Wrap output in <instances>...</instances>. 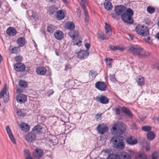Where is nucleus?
<instances>
[{
	"label": "nucleus",
	"instance_id": "1",
	"mask_svg": "<svg viewBox=\"0 0 159 159\" xmlns=\"http://www.w3.org/2000/svg\"><path fill=\"white\" fill-rule=\"evenodd\" d=\"M130 53L138 57L142 58L149 56V53L146 52L140 46L134 45L130 46L129 50Z\"/></svg>",
	"mask_w": 159,
	"mask_h": 159
},
{
	"label": "nucleus",
	"instance_id": "2",
	"mask_svg": "<svg viewBox=\"0 0 159 159\" xmlns=\"http://www.w3.org/2000/svg\"><path fill=\"white\" fill-rule=\"evenodd\" d=\"M123 137L120 135L112 137L110 140L111 146L116 148L123 149L125 147V142L123 140Z\"/></svg>",
	"mask_w": 159,
	"mask_h": 159
},
{
	"label": "nucleus",
	"instance_id": "3",
	"mask_svg": "<svg viewBox=\"0 0 159 159\" xmlns=\"http://www.w3.org/2000/svg\"><path fill=\"white\" fill-rule=\"evenodd\" d=\"M125 125L121 123H118L114 124L111 130V133L114 135H120L122 134L125 131Z\"/></svg>",
	"mask_w": 159,
	"mask_h": 159
},
{
	"label": "nucleus",
	"instance_id": "4",
	"mask_svg": "<svg viewBox=\"0 0 159 159\" xmlns=\"http://www.w3.org/2000/svg\"><path fill=\"white\" fill-rule=\"evenodd\" d=\"M133 14V10L129 8L126 10V11L121 15V19L125 23L132 24L133 22V20L132 18Z\"/></svg>",
	"mask_w": 159,
	"mask_h": 159
},
{
	"label": "nucleus",
	"instance_id": "5",
	"mask_svg": "<svg viewBox=\"0 0 159 159\" xmlns=\"http://www.w3.org/2000/svg\"><path fill=\"white\" fill-rule=\"evenodd\" d=\"M125 7L123 5H118L115 7L114 9L115 13L111 14L112 17L115 19L119 20L120 16L126 11Z\"/></svg>",
	"mask_w": 159,
	"mask_h": 159
},
{
	"label": "nucleus",
	"instance_id": "6",
	"mask_svg": "<svg viewBox=\"0 0 159 159\" xmlns=\"http://www.w3.org/2000/svg\"><path fill=\"white\" fill-rule=\"evenodd\" d=\"M135 31L138 34L143 36H146L149 34L148 27L146 26L140 25L136 27Z\"/></svg>",
	"mask_w": 159,
	"mask_h": 159
},
{
	"label": "nucleus",
	"instance_id": "7",
	"mask_svg": "<svg viewBox=\"0 0 159 159\" xmlns=\"http://www.w3.org/2000/svg\"><path fill=\"white\" fill-rule=\"evenodd\" d=\"M7 90L8 89L7 87V85L6 84L0 92V98L4 96L3 101L5 103L7 102L9 100V93L8 92L7 93Z\"/></svg>",
	"mask_w": 159,
	"mask_h": 159
},
{
	"label": "nucleus",
	"instance_id": "8",
	"mask_svg": "<svg viewBox=\"0 0 159 159\" xmlns=\"http://www.w3.org/2000/svg\"><path fill=\"white\" fill-rule=\"evenodd\" d=\"M36 134L31 131L24 136V138L28 143H33L36 139Z\"/></svg>",
	"mask_w": 159,
	"mask_h": 159
},
{
	"label": "nucleus",
	"instance_id": "9",
	"mask_svg": "<svg viewBox=\"0 0 159 159\" xmlns=\"http://www.w3.org/2000/svg\"><path fill=\"white\" fill-rule=\"evenodd\" d=\"M33 155L35 158L40 159L44 155L43 151L40 148H36L34 150Z\"/></svg>",
	"mask_w": 159,
	"mask_h": 159
},
{
	"label": "nucleus",
	"instance_id": "10",
	"mask_svg": "<svg viewBox=\"0 0 159 159\" xmlns=\"http://www.w3.org/2000/svg\"><path fill=\"white\" fill-rule=\"evenodd\" d=\"M95 87L97 89L102 91H105L107 89V85L103 82H97L95 84Z\"/></svg>",
	"mask_w": 159,
	"mask_h": 159
},
{
	"label": "nucleus",
	"instance_id": "11",
	"mask_svg": "<svg viewBox=\"0 0 159 159\" xmlns=\"http://www.w3.org/2000/svg\"><path fill=\"white\" fill-rule=\"evenodd\" d=\"M89 55V53L87 50H82L78 53L77 57L82 60L86 58Z\"/></svg>",
	"mask_w": 159,
	"mask_h": 159
},
{
	"label": "nucleus",
	"instance_id": "12",
	"mask_svg": "<svg viewBox=\"0 0 159 159\" xmlns=\"http://www.w3.org/2000/svg\"><path fill=\"white\" fill-rule=\"evenodd\" d=\"M126 141L128 144L131 145L136 144L138 143L137 139L134 137L131 136L127 137Z\"/></svg>",
	"mask_w": 159,
	"mask_h": 159
},
{
	"label": "nucleus",
	"instance_id": "13",
	"mask_svg": "<svg viewBox=\"0 0 159 159\" xmlns=\"http://www.w3.org/2000/svg\"><path fill=\"white\" fill-rule=\"evenodd\" d=\"M97 129L98 133L103 134L107 131V128L106 125L101 124L98 125Z\"/></svg>",
	"mask_w": 159,
	"mask_h": 159
},
{
	"label": "nucleus",
	"instance_id": "14",
	"mask_svg": "<svg viewBox=\"0 0 159 159\" xmlns=\"http://www.w3.org/2000/svg\"><path fill=\"white\" fill-rule=\"evenodd\" d=\"M21 130L25 132H27L30 130V125L27 123L22 122L19 124Z\"/></svg>",
	"mask_w": 159,
	"mask_h": 159
},
{
	"label": "nucleus",
	"instance_id": "15",
	"mask_svg": "<svg viewBox=\"0 0 159 159\" xmlns=\"http://www.w3.org/2000/svg\"><path fill=\"white\" fill-rule=\"evenodd\" d=\"M26 99L27 97L26 95L20 94L17 96L16 100L17 102L22 103L26 102Z\"/></svg>",
	"mask_w": 159,
	"mask_h": 159
},
{
	"label": "nucleus",
	"instance_id": "16",
	"mask_svg": "<svg viewBox=\"0 0 159 159\" xmlns=\"http://www.w3.org/2000/svg\"><path fill=\"white\" fill-rule=\"evenodd\" d=\"M96 99L98 102H99L102 104H106L109 102L108 99L107 97L103 96L102 95L97 96L96 97Z\"/></svg>",
	"mask_w": 159,
	"mask_h": 159
},
{
	"label": "nucleus",
	"instance_id": "17",
	"mask_svg": "<svg viewBox=\"0 0 159 159\" xmlns=\"http://www.w3.org/2000/svg\"><path fill=\"white\" fill-rule=\"evenodd\" d=\"M15 69L18 71H22L25 69V66L23 64L18 63L14 65Z\"/></svg>",
	"mask_w": 159,
	"mask_h": 159
},
{
	"label": "nucleus",
	"instance_id": "18",
	"mask_svg": "<svg viewBox=\"0 0 159 159\" xmlns=\"http://www.w3.org/2000/svg\"><path fill=\"white\" fill-rule=\"evenodd\" d=\"M36 72L39 75H44L47 72V70L45 67L43 66L38 67L36 68Z\"/></svg>",
	"mask_w": 159,
	"mask_h": 159
},
{
	"label": "nucleus",
	"instance_id": "19",
	"mask_svg": "<svg viewBox=\"0 0 159 159\" xmlns=\"http://www.w3.org/2000/svg\"><path fill=\"white\" fill-rule=\"evenodd\" d=\"M7 33L9 36H14L17 33L16 30L13 28L9 27L8 28L6 31Z\"/></svg>",
	"mask_w": 159,
	"mask_h": 159
},
{
	"label": "nucleus",
	"instance_id": "20",
	"mask_svg": "<svg viewBox=\"0 0 159 159\" xmlns=\"http://www.w3.org/2000/svg\"><path fill=\"white\" fill-rule=\"evenodd\" d=\"M54 36L56 39L58 40H61L63 38V32L60 30H57L54 33Z\"/></svg>",
	"mask_w": 159,
	"mask_h": 159
},
{
	"label": "nucleus",
	"instance_id": "21",
	"mask_svg": "<svg viewBox=\"0 0 159 159\" xmlns=\"http://www.w3.org/2000/svg\"><path fill=\"white\" fill-rule=\"evenodd\" d=\"M42 127L41 125H37L31 131L36 134H37L41 133L42 132Z\"/></svg>",
	"mask_w": 159,
	"mask_h": 159
},
{
	"label": "nucleus",
	"instance_id": "22",
	"mask_svg": "<svg viewBox=\"0 0 159 159\" xmlns=\"http://www.w3.org/2000/svg\"><path fill=\"white\" fill-rule=\"evenodd\" d=\"M16 43L19 46L23 47L25 43V38L22 37H19L16 40Z\"/></svg>",
	"mask_w": 159,
	"mask_h": 159
},
{
	"label": "nucleus",
	"instance_id": "23",
	"mask_svg": "<svg viewBox=\"0 0 159 159\" xmlns=\"http://www.w3.org/2000/svg\"><path fill=\"white\" fill-rule=\"evenodd\" d=\"M121 111L127 115L129 117H132L133 116V114L129 110L127 107H123L121 108Z\"/></svg>",
	"mask_w": 159,
	"mask_h": 159
},
{
	"label": "nucleus",
	"instance_id": "24",
	"mask_svg": "<svg viewBox=\"0 0 159 159\" xmlns=\"http://www.w3.org/2000/svg\"><path fill=\"white\" fill-rule=\"evenodd\" d=\"M19 47H13L12 46H10L9 49V51L11 53L17 54L19 52Z\"/></svg>",
	"mask_w": 159,
	"mask_h": 159
},
{
	"label": "nucleus",
	"instance_id": "25",
	"mask_svg": "<svg viewBox=\"0 0 159 159\" xmlns=\"http://www.w3.org/2000/svg\"><path fill=\"white\" fill-rule=\"evenodd\" d=\"M155 135L154 133L152 131L148 132L147 135V139L148 140L152 141L155 138Z\"/></svg>",
	"mask_w": 159,
	"mask_h": 159
},
{
	"label": "nucleus",
	"instance_id": "26",
	"mask_svg": "<svg viewBox=\"0 0 159 159\" xmlns=\"http://www.w3.org/2000/svg\"><path fill=\"white\" fill-rule=\"evenodd\" d=\"M57 10V7L54 6H52L48 8V13L51 15L53 14Z\"/></svg>",
	"mask_w": 159,
	"mask_h": 159
},
{
	"label": "nucleus",
	"instance_id": "27",
	"mask_svg": "<svg viewBox=\"0 0 159 159\" xmlns=\"http://www.w3.org/2000/svg\"><path fill=\"white\" fill-rule=\"evenodd\" d=\"M80 3L81 7L83 9L86 8L88 5V0H78Z\"/></svg>",
	"mask_w": 159,
	"mask_h": 159
},
{
	"label": "nucleus",
	"instance_id": "28",
	"mask_svg": "<svg viewBox=\"0 0 159 159\" xmlns=\"http://www.w3.org/2000/svg\"><path fill=\"white\" fill-rule=\"evenodd\" d=\"M16 113L19 116L24 117L26 115L25 110L24 109H20L19 108L17 109Z\"/></svg>",
	"mask_w": 159,
	"mask_h": 159
},
{
	"label": "nucleus",
	"instance_id": "29",
	"mask_svg": "<svg viewBox=\"0 0 159 159\" xmlns=\"http://www.w3.org/2000/svg\"><path fill=\"white\" fill-rule=\"evenodd\" d=\"M19 86L22 88H25L28 86L27 83L25 80H20L18 82Z\"/></svg>",
	"mask_w": 159,
	"mask_h": 159
},
{
	"label": "nucleus",
	"instance_id": "30",
	"mask_svg": "<svg viewBox=\"0 0 159 159\" xmlns=\"http://www.w3.org/2000/svg\"><path fill=\"white\" fill-rule=\"evenodd\" d=\"M136 81L138 84L141 86L144 84V78L140 76L138 77L137 79L136 80Z\"/></svg>",
	"mask_w": 159,
	"mask_h": 159
},
{
	"label": "nucleus",
	"instance_id": "31",
	"mask_svg": "<svg viewBox=\"0 0 159 159\" xmlns=\"http://www.w3.org/2000/svg\"><path fill=\"white\" fill-rule=\"evenodd\" d=\"M121 159H131L130 156L125 152H122L120 154Z\"/></svg>",
	"mask_w": 159,
	"mask_h": 159
},
{
	"label": "nucleus",
	"instance_id": "32",
	"mask_svg": "<svg viewBox=\"0 0 159 159\" xmlns=\"http://www.w3.org/2000/svg\"><path fill=\"white\" fill-rule=\"evenodd\" d=\"M57 17L58 20H61L63 19L64 17V12L61 11L59 10L57 12Z\"/></svg>",
	"mask_w": 159,
	"mask_h": 159
},
{
	"label": "nucleus",
	"instance_id": "33",
	"mask_svg": "<svg viewBox=\"0 0 159 159\" xmlns=\"http://www.w3.org/2000/svg\"><path fill=\"white\" fill-rule=\"evenodd\" d=\"M68 34L73 39H75V38L78 36V33L76 31L71 30L69 33Z\"/></svg>",
	"mask_w": 159,
	"mask_h": 159
},
{
	"label": "nucleus",
	"instance_id": "34",
	"mask_svg": "<svg viewBox=\"0 0 159 159\" xmlns=\"http://www.w3.org/2000/svg\"><path fill=\"white\" fill-rule=\"evenodd\" d=\"M104 6L105 8L107 10H111L112 8V4L109 1H107L104 3Z\"/></svg>",
	"mask_w": 159,
	"mask_h": 159
},
{
	"label": "nucleus",
	"instance_id": "35",
	"mask_svg": "<svg viewBox=\"0 0 159 159\" xmlns=\"http://www.w3.org/2000/svg\"><path fill=\"white\" fill-rule=\"evenodd\" d=\"M105 29L106 33L108 35L110 36L112 35V32L109 25L107 23H105Z\"/></svg>",
	"mask_w": 159,
	"mask_h": 159
},
{
	"label": "nucleus",
	"instance_id": "36",
	"mask_svg": "<svg viewBox=\"0 0 159 159\" xmlns=\"http://www.w3.org/2000/svg\"><path fill=\"white\" fill-rule=\"evenodd\" d=\"M135 159H147L146 155L144 153H141L136 156Z\"/></svg>",
	"mask_w": 159,
	"mask_h": 159
},
{
	"label": "nucleus",
	"instance_id": "37",
	"mask_svg": "<svg viewBox=\"0 0 159 159\" xmlns=\"http://www.w3.org/2000/svg\"><path fill=\"white\" fill-rule=\"evenodd\" d=\"M66 27L67 29L71 30L75 28V25L73 22H69L66 25Z\"/></svg>",
	"mask_w": 159,
	"mask_h": 159
},
{
	"label": "nucleus",
	"instance_id": "38",
	"mask_svg": "<svg viewBox=\"0 0 159 159\" xmlns=\"http://www.w3.org/2000/svg\"><path fill=\"white\" fill-rule=\"evenodd\" d=\"M107 159H120V157L116 154H110L108 157Z\"/></svg>",
	"mask_w": 159,
	"mask_h": 159
},
{
	"label": "nucleus",
	"instance_id": "39",
	"mask_svg": "<svg viewBox=\"0 0 159 159\" xmlns=\"http://www.w3.org/2000/svg\"><path fill=\"white\" fill-rule=\"evenodd\" d=\"M56 27L52 25H49L47 27V31L49 33H52L56 29Z\"/></svg>",
	"mask_w": 159,
	"mask_h": 159
},
{
	"label": "nucleus",
	"instance_id": "40",
	"mask_svg": "<svg viewBox=\"0 0 159 159\" xmlns=\"http://www.w3.org/2000/svg\"><path fill=\"white\" fill-rule=\"evenodd\" d=\"M145 132H149L151 130V126L148 125L143 126L141 128Z\"/></svg>",
	"mask_w": 159,
	"mask_h": 159
},
{
	"label": "nucleus",
	"instance_id": "41",
	"mask_svg": "<svg viewBox=\"0 0 159 159\" xmlns=\"http://www.w3.org/2000/svg\"><path fill=\"white\" fill-rule=\"evenodd\" d=\"M147 11L150 14L153 13L155 11V9L154 7L150 6L147 7Z\"/></svg>",
	"mask_w": 159,
	"mask_h": 159
},
{
	"label": "nucleus",
	"instance_id": "42",
	"mask_svg": "<svg viewBox=\"0 0 159 159\" xmlns=\"http://www.w3.org/2000/svg\"><path fill=\"white\" fill-rule=\"evenodd\" d=\"M83 10H84V14L85 16V21L86 23H87L88 22V21H89V17L88 16V12H87L86 9L85 8L84 9H83Z\"/></svg>",
	"mask_w": 159,
	"mask_h": 159
},
{
	"label": "nucleus",
	"instance_id": "43",
	"mask_svg": "<svg viewBox=\"0 0 159 159\" xmlns=\"http://www.w3.org/2000/svg\"><path fill=\"white\" fill-rule=\"evenodd\" d=\"M141 144L143 147L149 145L150 143L146 141L145 139H143L141 142Z\"/></svg>",
	"mask_w": 159,
	"mask_h": 159
},
{
	"label": "nucleus",
	"instance_id": "44",
	"mask_svg": "<svg viewBox=\"0 0 159 159\" xmlns=\"http://www.w3.org/2000/svg\"><path fill=\"white\" fill-rule=\"evenodd\" d=\"M98 38L101 39L102 40H104L106 39V37L104 34L102 33H99L98 35Z\"/></svg>",
	"mask_w": 159,
	"mask_h": 159
},
{
	"label": "nucleus",
	"instance_id": "45",
	"mask_svg": "<svg viewBox=\"0 0 159 159\" xmlns=\"http://www.w3.org/2000/svg\"><path fill=\"white\" fill-rule=\"evenodd\" d=\"M109 48L110 49H111L112 50L116 51L118 49H119L120 50H122L123 49L121 48H118V47L116 46H112L111 45L109 47Z\"/></svg>",
	"mask_w": 159,
	"mask_h": 159
},
{
	"label": "nucleus",
	"instance_id": "46",
	"mask_svg": "<svg viewBox=\"0 0 159 159\" xmlns=\"http://www.w3.org/2000/svg\"><path fill=\"white\" fill-rule=\"evenodd\" d=\"M89 75H91L93 78H95L97 75L96 71L92 70L89 71Z\"/></svg>",
	"mask_w": 159,
	"mask_h": 159
},
{
	"label": "nucleus",
	"instance_id": "47",
	"mask_svg": "<svg viewBox=\"0 0 159 159\" xmlns=\"http://www.w3.org/2000/svg\"><path fill=\"white\" fill-rule=\"evenodd\" d=\"M9 137L11 139V141L14 144L16 143L15 139L14 136L12 133L8 134Z\"/></svg>",
	"mask_w": 159,
	"mask_h": 159
},
{
	"label": "nucleus",
	"instance_id": "48",
	"mask_svg": "<svg viewBox=\"0 0 159 159\" xmlns=\"http://www.w3.org/2000/svg\"><path fill=\"white\" fill-rule=\"evenodd\" d=\"M113 110L115 111L117 115H119L120 114V111L119 108L117 107L113 108Z\"/></svg>",
	"mask_w": 159,
	"mask_h": 159
},
{
	"label": "nucleus",
	"instance_id": "49",
	"mask_svg": "<svg viewBox=\"0 0 159 159\" xmlns=\"http://www.w3.org/2000/svg\"><path fill=\"white\" fill-rule=\"evenodd\" d=\"M15 60L16 61L19 62L22 60V57L20 56H16L15 58Z\"/></svg>",
	"mask_w": 159,
	"mask_h": 159
},
{
	"label": "nucleus",
	"instance_id": "50",
	"mask_svg": "<svg viewBox=\"0 0 159 159\" xmlns=\"http://www.w3.org/2000/svg\"><path fill=\"white\" fill-rule=\"evenodd\" d=\"M158 156V154L157 152H153L152 155V159H158L157 157Z\"/></svg>",
	"mask_w": 159,
	"mask_h": 159
},
{
	"label": "nucleus",
	"instance_id": "51",
	"mask_svg": "<svg viewBox=\"0 0 159 159\" xmlns=\"http://www.w3.org/2000/svg\"><path fill=\"white\" fill-rule=\"evenodd\" d=\"M144 39L146 42H147L149 43H151L152 42L151 38L149 37H148L147 38H145Z\"/></svg>",
	"mask_w": 159,
	"mask_h": 159
},
{
	"label": "nucleus",
	"instance_id": "52",
	"mask_svg": "<svg viewBox=\"0 0 159 159\" xmlns=\"http://www.w3.org/2000/svg\"><path fill=\"white\" fill-rule=\"evenodd\" d=\"M77 13L79 18L81 17V11L80 8L77 9Z\"/></svg>",
	"mask_w": 159,
	"mask_h": 159
},
{
	"label": "nucleus",
	"instance_id": "53",
	"mask_svg": "<svg viewBox=\"0 0 159 159\" xmlns=\"http://www.w3.org/2000/svg\"><path fill=\"white\" fill-rule=\"evenodd\" d=\"M32 17L35 20H36L38 19V15H37V14L36 13H33L32 15Z\"/></svg>",
	"mask_w": 159,
	"mask_h": 159
},
{
	"label": "nucleus",
	"instance_id": "54",
	"mask_svg": "<svg viewBox=\"0 0 159 159\" xmlns=\"http://www.w3.org/2000/svg\"><path fill=\"white\" fill-rule=\"evenodd\" d=\"M110 80L111 81H112L113 82H115L116 81V79L114 75H110Z\"/></svg>",
	"mask_w": 159,
	"mask_h": 159
},
{
	"label": "nucleus",
	"instance_id": "55",
	"mask_svg": "<svg viewBox=\"0 0 159 159\" xmlns=\"http://www.w3.org/2000/svg\"><path fill=\"white\" fill-rule=\"evenodd\" d=\"M6 130L8 134L11 133V130L8 125L6 127Z\"/></svg>",
	"mask_w": 159,
	"mask_h": 159
},
{
	"label": "nucleus",
	"instance_id": "56",
	"mask_svg": "<svg viewBox=\"0 0 159 159\" xmlns=\"http://www.w3.org/2000/svg\"><path fill=\"white\" fill-rule=\"evenodd\" d=\"M24 153L25 155H26V157H30L29 152L28 150H25L24 151Z\"/></svg>",
	"mask_w": 159,
	"mask_h": 159
},
{
	"label": "nucleus",
	"instance_id": "57",
	"mask_svg": "<svg viewBox=\"0 0 159 159\" xmlns=\"http://www.w3.org/2000/svg\"><path fill=\"white\" fill-rule=\"evenodd\" d=\"M71 68L70 67V66L69 64H67L65 66V67L64 70L65 71H67L68 70H69V69H70Z\"/></svg>",
	"mask_w": 159,
	"mask_h": 159
},
{
	"label": "nucleus",
	"instance_id": "58",
	"mask_svg": "<svg viewBox=\"0 0 159 159\" xmlns=\"http://www.w3.org/2000/svg\"><path fill=\"white\" fill-rule=\"evenodd\" d=\"M85 46L88 50H89L90 48V45L89 43H86L85 44Z\"/></svg>",
	"mask_w": 159,
	"mask_h": 159
},
{
	"label": "nucleus",
	"instance_id": "59",
	"mask_svg": "<svg viewBox=\"0 0 159 159\" xmlns=\"http://www.w3.org/2000/svg\"><path fill=\"white\" fill-rule=\"evenodd\" d=\"M81 41L79 40L78 42H76V43H74L73 44V45L75 44L76 45L78 46H80L81 45Z\"/></svg>",
	"mask_w": 159,
	"mask_h": 159
},
{
	"label": "nucleus",
	"instance_id": "60",
	"mask_svg": "<svg viewBox=\"0 0 159 159\" xmlns=\"http://www.w3.org/2000/svg\"><path fill=\"white\" fill-rule=\"evenodd\" d=\"M102 113H98L96 115V118L97 119L100 118H101V116Z\"/></svg>",
	"mask_w": 159,
	"mask_h": 159
},
{
	"label": "nucleus",
	"instance_id": "61",
	"mask_svg": "<svg viewBox=\"0 0 159 159\" xmlns=\"http://www.w3.org/2000/svg\"><path fill=\"white\" fill-rule=\"evenodd\" d=\"M146 151H149L150 150V147L149 145L146 146L144 147Z\"/></svg>",
	"mask_w": 159,
	"mask_h": 159
},
{
	"label": "nucleus",
	"instance_id": "62",
	"mask_svg": "<svg viewBox=\"0 0 159 159\" xmlns=\"http://www.w3.org/2000/svg\"><path fill=\"white\" fill-rule=\"evenodd\" d=\"M112 60V59H111L110 58H107L105 59V60L106 61H108L109 62H111V61Z\"/></svg>",
	"mask_w": 159,
	"mask_h": 159
},
{
	"label": "nucleus",
	"instance_id": "63",
	"mask_svg": "<svg viewBox=\"0 0 159 159\" xmlns=\"http://www.w3.org/2000/svg\"><path fill=\"white\" fill-rule=\"evenodd\" d=\"M16 92L17 93H20L22 92V90L21 89H16Z\"/></svg>",
	"mask_w": 159,
	"mask_h": 159
},
{
	"label": "nucleus",
	"instance_id": "64",
	"mask_svg": "<svg viewBox=\"0 0 159 159\" xmlns=\"http://www.w3.org/2000/svg\"><path fill=\"white\" fill-rule=\"evenodd\" d=\"M156 37L157 39H159V33H158L156 34Z\"/></svg>",
	"mask_w": 159,
	"mask_h": 159
}]
</instances>
